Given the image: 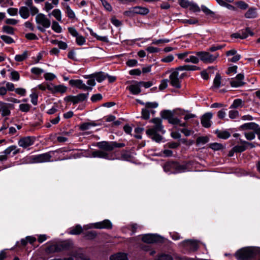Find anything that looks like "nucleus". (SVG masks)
Returning a JSON list of instances; mask_svg holds the SVG:
<instances>
[{"label": "nucleus", "instance_id": "1", "mask_svg": "<svg viewBox=\"0 0 260 260\" xmlns=\"http://www.w3.org/2000/svg\"><path fill=\"white\" fill-rule=\"evenodd\" d=\"M124 146L123 143H118L116 142L101 141L96 143V146L100 149L92 152L93 157H99L110 159V155L108 151H111L116 148H121Z\"/></svg>", "mask_w": 260, "mask_h": 260}, {"label": "nucleus", "instance_id": "2", "mask_svg": "<svg viewBox=\"0 0 260 260\" xmlns=\"http://www.w3.org/2000/svg\"><path fill=\"white\" fill-rule=\"evenodd\" d=\"M150 122L154 124V126L146 131V134L152 140L159 142L162 140V137L158 133L163 134L165 133L162 124V120L159 118H154L152 119Z\"/></svg>", "mask_w": 260, "mask_h": 260}, {"label": "nucleus", "instance_id": "3", "mask_svg": "<svg viewBox=\"0 0 260 260\" xmlns=\"http://www.w3.org/2000/svg\"><path fill=\"white\" fill-rule=\"evenodd\" d=\"M259 253V250L255 247H245L238 250L235 257L238 260H250L255 257Z\"/></svg>", "mask_w": 260, "mask_h": 260}, {"label": "nucleus", "instance_id": "4", "mask_svg": "<svg viewBox=\"0 0 260 260\" xmlns=\"http://www.w3.org/2000/svg\"><path fill=\"white\" fill-rule=\"evenodd\" d=\"M35 20L38 25L37 28L41 32H44L45 28H49L51 25L50 20L44 14H38Z\"/></svg>", "mask_w": 260, "mask_h": 260}, {"label": "nucleus", "instance_id": "5", "mask_svg": "<svg viewBox=\"0 0 260 260\" xmlns=\"http://www.w3.org/2000/svg\"><path fill=\"white\" fill-rule=\"evenodd\" d=\"M199 59L204 63H212L215 61L218 56L217 53L211 54L206 51H200L193 52Z\"/></svg>", "mask_w": 260, "mask_h": 260}, {"label": "nucleus", "instance_id": "6", "mask_svg": "<svg viewBox=\"0 0 260 260\" xmlns=\"http://www.w3.org/2000/svg\"><path fill=\"white\" fill-rule=\"evenodd\" d=\"M179 71H180L177 70V68L172 72L169 76L171 85L176 88H180L181 87L180 79H182L184 75H185L184 73H183L179 76Z\"/></svg>", "mask_w": 260, "mask_h": 260}, {"label": "nucleus", "instance_id": "7", "mask_svg": "<svg viewBox=\"0 0 260 260\" xmlns=\"http://www.w3.org/2000/svg\"><path fill=\"white\" fill-rule=\"evenodd\" d=\"M161 116L163 119H167L169 123L173 125L179 122V119L174 116L173 112L169 110H164L161 112Z\"/></svg>", "mask_w": 260, "mask_h": 260}, {"label": "nucleus", "instance_id": "8", "mask_svg": "<svg viewBox=\"0 0 260 260\" xmlns=\"http://www.w3.org/2000/svg\"><path fill=\"white\" fill-rule=\"evenodd\" d=\"M88 95V93H80L76 96L69 95L64 98V100L67 102H72L73 104H76L85 101L87 99Z\"/></svg>", "mask_w": 260, "mask_h": 260}, {"label": "nucleus", "instance_id": "9", "mask_svg": "<svg viewBox=\"0 0 260 260\" xmlns=\"http://www.w3.org/2000/svg\"><path fill=\"white\" fill-rule=\"evenodd\" d=\"M142 240L143 242L147 243H153L162 241V238L157 235L146 234L143 236Z\"/></svg>", "mask_w": 260, "mask_h": 260}, {"label": "nucleus", "instance_id": "10", "mask_svg": "<svg viewBox=\"0 0 260 260\" xmlns=\"http://www.w3.org/2000/svg\"><path fill=\"white\" fill-rule=\"evenodd\" d=\"M183 246L191 251H196L199 248V242L194 240H187L182 242Z\"/></svg>", "mask_w": 260, "mask_h": 260}, {"label": "nucleus", "instance_id": "11", "mask_svg": "<svg viewBox=\"0 0 260 260\" xmlns=\"http://www.w3.org/2000/svg\"><path fill=\"white\" fill-rule=\"evenodd\" d=\"M13 105L0 101V114L2 117L8 116L11 114V108Z\"/></svg>", "mask_w": 260, "mask_h": 260}, {"label": "nucleus", "instance_id": "12", "mask_svg": "<svg viewBox=\"0 0 260 260\" xmlns=\"http://www.w3.org/2000/svg\"><path fill=\"white\" fill-rule=\"evenodd\" d=\"M51 156L48 153H45L34 156L32 160L36 163H42L50 161Z\"/></svg>", "mask_w": 260, "mask_h": 260}, {"label": "nucleus", "instance_id": "13", "mask_svg": "<svg viewBox=\"0 0 260 260\" xmlns=\"http://www.w3.org/2000/svg\"><path fill=\"white\" fill-rule=\"evenodd\" d=\"M35 141V139L31 137H26L21 138L18 142L20 147L26 148L32 145Z\"/></svg>", "mask_w": 260, "mask_h": 260}, {"label": "nucleus", "instance_id": "14", "mask_svg": "<svg viewBox=\"0 0 260 260\" xmlns=\"http://www.w3.org/2000/svg\"><path fill=\"white\" fill-rule=\"evenodd\" d=\"M244 76L243 74H238L234 80L230 82L231 86L233 87H238L243 86L245 83L243 81Z\"/></svg>", "mask_w": 260, "mask_h": 260}, {"label": "nucleus", "instance_id": "15", "mask_svg": "<svg viewBox=\"0 0 260 260\" xmlns=\"http://www.w3.org/2000/svg\"><path fill=\"white\" fill-rule=\"evenodd\" d=\"M212 113L208 112L204 114L201 118V124L206 128H208L211 125V119L212 117Z\"/></svg>", "mask_w": 260, "mask_h": 260}, {"label": "nucleus", "instance_id": "16", "mask_svg": "<svg viewBox=\"0 0 260 260\" xmlns=\"http://www.w3.org/2000/svg\"><path fill=\"white\" fill-rule=\"evenodd\" d=\"M93 228L99 229H111L112 228V224L110 220L106 219L101 222L94 223Z\"/></svg>", "mask_w": 260, "mask_h": 260}, {"label": "nucleus", "instance_id": "17", "mask_svg": "<svg viewBox=\"0 0 260 260\" xmlns=\"http://www.w3.org/2000/svg\"><path fill=\"white\" fill-rule=\"evenodd\" d=\"M69 83L72 86H76V87L83 89L84 90H91V88L87 86L81 80H71Z\"/></svg>", "mask_w": 260, "mask_h": 260}, {"label": "nucleus", "instance_id": "18", "mask_svg": "<svg viewBox=\"0 0 260 260\" xmlns=\"http://www.w3.org/2000/svg\"><path fill=\"white\" fill-rule=\"evenodd\" d=\"M63 246L62 244H54L51 245L45 249V252L47 253H52L54 252H59L62 250Z\"/></svg>", "mask_w": 260, "mask_h": 260}, {"label": "nucleus", "instance_id": "19", "mask_svg": "<svg viewBox=\"0 0 260 260\" xmlns=\"http://www.w3.org/2000/svg\"><path fill=\"white\" fill-rule=\"evenodd\" d=\"M259 127L258 125L254 122L246 123L240 126V128L242 130H253L255 132Z\"/></svg>", "mask_w": 260, "mask_h": 260}, {"label": "nucleus", "instance_id": "20", "mask_svg": "<svg viewBox=\"0 0 260 260\" xmlns=\"http://www.w3.org/2000/svg\"><path fill=\"white\" fill-rule=\"evenodd\" d=\"M19 13L23 19H26L29 17L30 15L29 8L26 6L21 7L19 10Z\"/></svg>", "mask_w": 260, "mask_h": 260}, {"label": "nucleus", "instance_id": "21", "mask_svg": "<svg viewBox=\"0 0 260 260\" xmlns=\"http://www.w3.org/2000/svg\"><path fill=\"white\" fill-rule=\"evenodd\" d=\"M201 68L196 66L192 65H184L182 66H179L177 68V70H179L180 71H196V70H200Z\"/></svg>", "mask_w": 260, "mask_h": 260}, {"label": "nucleus", "instance_id": "22", "mask_svg": "<svg viewBox=\"0 0 260 260\" xmlns=\"http://www.w3.org/2000/svg\"><path fill=\"white\" fill-rule=\"evenodd\" d=\"M91 76L95 78L98 82H101L107 78L108 74L103 72H99L93 74Z\"/></svg>", "mask_w": 260, "mask_h": 260}, {"label": "nucleus", "instance_id": "23", "mask_svg": "<svg viewBox=\"0 0 260 260\" xmlns=\"http://www.w3.org/2000/svg\"><path fill=\"white\" fill-rule=\"evenodd\" d=\"M134 10L135 11L136 14H140L142 15H146L149 12V9L147 8L140 6L134 7Z\"/></svg>", "mask_w": 260, "mask_h": 260}, {"label": "nucleus", "instance_id": "24", "mask_svg": "<svg viewBox=\"0 0 260 260\" xmlns=\"http://www.w3.org/2000/svg\"><path fill=\"white\" fill-rule=\"evenodd\" d=\"M110 259V260H128L127 255L124 253H117L112 255Z\"/></svg>", "mask_w": 260, "mask_h": 260}, {"label": "nucleus", "instance_id": "25", "mask_svg": "<svg viewBox=\"0 0 260 260\" xmlns=\"http://www.w3.org/2000/svg\"><path fill=\"white\" fill-rule=\"evenodd\" d=\"M175 167H176V162L169 161L165 164L164 168L166 172H171L174 173V169Z\"/></svg>", "mask_w": 260, "mask_h": 260}, {"label": "nucleus", "instance_id": "26", "mask_svg": "<svg viewBox=\"0 0 260 260\" xmlns=\"http://www.w3.org/2000/svg\"><path fill=\"white\" fill-rule=\"evenodd\" d=\"M140 86V85L138 83L137 84L130 85L128 86V89L133 94H138L141 91Z\"/></svg>", "mask_w": 260, "mask_h": 260}, {"label": "nucleus", "instance_id": "27", "mask_svg": "<svg viewBox=\"0 0 260 260\" xmlns=\"http://www.w3.org/2000/svg\"><path fill=\"white\" fill-rule=\"evenodd\" d=\"M247 18H254L257 16L256 10L255 8H250L245 14Z\"/></svg>", "mask_w": 260, "mask_h": 260}, {"label": "nucleus", "instance_id": "28", "mask_svg": "<svg viewBox=\"0 0 260 260\" xmlns=\"http://www.w3.org/2000/svg\"><path fill=\"white\" fill-rule=\"evenodd\" d=\"M83 231V229L79 224L76 225L75 227H73L70 229L69 234L71 235H79Z\"/></svg>", "mask_w": 260, "mask_h": 260}, {"label": "nucleus", "instance_id": "29", "mask_svg": "<svg viewBox=\"0 0 260 260\" xmlns=\"http://www.w3.org/2000/svg\"><path fill=\"white\" fill-rule=\"evenodd\" d=\"M240 31L242 35L241 39H246L248 36H252L254 35V33L249 27H247L245 29L241 30Z\"/></svg>", "mask_w": 260, "mask_h": 260}, {"label": "nucleus", "instance_id": "30", "mask_svg": "<svg viewBox=\"0 0 260 260\" xmlns=\"http://www.w3.org/2000/svg\"><path fill=\"white\" fill-rule=\"evenodd\" d=\"M200 59L198 56L190 55L188 57L185 59V62H191L192 63L197 64L199 62Z\"/></svg>", "mask_w": 260, "mask_h": 260}, {"label": "nucleus", "instance_id": "31", "mask_svg": "<svg viewBox=\"0 0 260 260\" xmlns=\"http://www.w3.org/2000/svg\"><path fill=\"white\" fill-rule=\"evenodd\" d=\"M244 105V102L239 99H236L234 101L233 104L230 106V108H238L242 107Z\"/></svg>", "mask_w": 260, "mask_h": 260}, {"label": "nucleus", "instance_id": "32", "mask_svg": "<svg viewBox=\"0 0 260 260\" xmlns=\"http://www.w3.org/2000/svg\"><path fill=\"white\" fill-rule=\"evenodd\" d=\"M53 15L58 21H61V13L59 9H54L51 13L49 14V16Z\"/></svg>", "mask_w": 260, "mask_h": 260}, {"label": "nucleus", "instance_id": "33", "mask_svg": "<svg viewBox=\"0 0 260 260\" xmlns=\"http://www.w3.org/2000/svg\"><path fill=\"white\" fill-rule=\"evenodd\" d=\"M28 56V52L27 51H25L22 54H18L16 55L15 57V59L17 61H22L25 59Z\"/></svg>", "mask_w": 260, "mask_h": 260}, {"label": "nucleus", "instance_id": "34", "mask_svg": "<svg viewBox=\"0 0 260 260\" xmlns=\"http://www.w3.org/2000/svg\"><path fill=\"white\" fill-rule=\"evenodd\" d=\"M186 169L185 166L180 165L176 162V167L174 168V173H181L184 172Z\"/></svg>", "mask_w": 260, "mask_h": 260}, {"label": "nucleus", "instance_id": "35", "mask_svg": "<svg viewBox=\"0 0 260 260\" xmlns=\"http://www.w3.org/2000/svg\"><path fill=\"white\" fill-rule=\"evenodd\" d=\"M216 134H217V136L222 139H226L229 138L231 136L230 133L228 131H217Z\"/></svg>", "mask_w": 260, "mask_h": 260}, {"label": "nucleus", "instance_id": "36", "mask_svg": "<svg viewBox=\"0 0 260 260\" xmlns=\"http://www.w3.org/2000/svg\"><path fill=\"white\" fill-rule=\"evenodd\" d=\"M89 30H90V35L96 38L98 40H99L100 41H103V42H108V38L107 37L99 36L96 33L94 32L91 29H90Z\"/></svg>", "mask_w": 260, "mask_h": 260}, {"label": "nucleus", "instance_id": "37", "mask_svg": "<svg viewBox=\"0 0 260 260\" xmlns=\"http://www.w3.org/2000/svg\"><path fill=\"white\" fill-rule=\"evenodd\" d=\"M65 8L66 9V13L68 17L70 19H73L75 17V14L74 11L71 9L70 7L66 4L65 5Z\"/></svg>", "mask_w": 260, "mask_h": 260}, {"label": "nucleus", "instance_id": "38", "mask_svg": "<svg viewBox=\"0 0 260 260\" xmlns=\"http://www.w3.org/2000/svg\"><path fill=\"white\" fill-rule=\"evenodd\" d=\"M67 91V87L63 85H59L55 86V89L53 93L57 92L64 93Z\"/></svg>", "mask_w": 260, "mask_h": 260}, {"label": "nucleus", "instance_id": "39", "mask_svg": "<svg viewBox=\"0 0 260 260\" xmlns=\"http://www.w3.org/2000/svg\"><path fill=\"white\" fill-rule=\"evenodd\" d=\"M51 27L52 29L57 33H60L61 32L62 28L58 23L56 21H53L52 22Z\"/></svg>", "mask_w": 260, "mask_h": 260}, {"label": "nucleus", "instance_id": "40", "mask_svg": "<svg viewBox=\"0 0 260 260\" xmlns=\"http://www.w3.org/2000/svg\"><path fill=\"white\" fill-rule=\"evenodd\" d=\"M188 8L193 12H199L201 11L200 7L193 2H190Z\"/></svg>", "mask_w": 260, "mask_h": 260}, {"label": "nucleus", "instance_id": "41", "mask_svg": "<svg viewBox=\"0 0 260 260\" xmlns=\"http://www.w3.org/2000/svg\"><path fill=\"white\" fill-rule=\"evenodd\" d=\"M246 149L245 144L242 145H237L233 147V150L235 152H242Z\"/></svg>", "mask_w": 260, "mask_h": 260}, {"label": "nucleus", "instance_id": "42", "mask_svg": "<svg viewBox=\"0 0 260 260\" xmlns=\"http://www.w3.org/2000/svg\"><path fill=\"white\" fill-rule=\"evenodd\" d=\"M97 235L96 232L94 231H89L85 234V237L88 240L94 239Z\"/></svg>", "mask_w": 260, "mask_h": 260}, {"label": "nucleus", "instance_id": "43", "mask_svg": "<svg viewBox=\"0 0 260 260\" xmlns=\"http://www.w3.org/2000/svg\"><path fill=\"white\" fill-rule=\"evenodd\" d=\"M31 106L27 104H22L19 105V109L23 112H27L30 110Z\"/></svg>", "mask_w": 260, "mask_h": 260}, {"label": "nucleus", "instance_id": "44", "mask_svg": "<svg viewBox=\"0 0 260 260\" xmlns=\"http://www.w3.org/2000/svg\"><path fill=\"white\" fill-rule=\"evenodd\" d=\"M1 39L7 44H11L14 43V40L11 37L8 36L2 35L1 36Z\"/></svg>", "mask_w": 260, "mask_h": 260}, {"label": "nucleus", "instance_id": "45", "mask_svg": "<svg viewBox=\"0 0 260 260\" xmlns=\"http://www.w3.org/2000/svg\"><path fill=\"white\" fill-rule=\"evenodd\" d=\"M221 76L219 74H216L214 79V86L216 88H218L220 85Z\"/></svg>", "mask_w": 260, "mask_h": 260}, {"label": "nucleus", "instance_id": "46", "mask_svg": "<svg viewBox=\"0 0 260 260\" xmlns=\"http://www.w3.org/2000/svg\"><path fill=\"white\" fill-rule=\"evenodd\" d=\"M156 260H173V259L169 254H162L158 256Z\"/></svg>", "mask_w": 260, "mask_h": 260}, {"label": "nucleus", "instance_id": "47", "mask_svg": "<svg viewBox=\"0 0 260 260\" xmlns=\"http://www.w3.org/2000/svg\"><path fill=\"white\" fill-rule=\"evenodd\" d=\"M201 9L203 12H204L206 15H210L213 16L214 15V13L208 9L207 7L205 6H201Z\"/></svg>", "mask_w": 260, "mask_h": 260}, {"label": "nucleus", "instance_id": "48", "mask_svg": "<svg viewBox=\"0 0 260 260\" xmlns=\"http://www.w3.org/2000/svg\"><path fill=\"white\" fill-rule=\"evenodd\" d=\"M239 112L237 110H230L229 112V116L231 119H235L239 116Z\"/></svg>", "mask_w": 260, "mask_h": 260}, {"label": "nucleus", "instance_id": "49", "mask_svg": "<svg viewBox=\"0 0 260 260\" xmlns=\"http://www.w3.org/2000/svg\"><path fill=\"white\" fill-rule=\"evenodd\" d=\"M3 31L7 34L13 35L14 34V28L8 25H5L3 27Z\"/></svg>", "mask_w": 260, "mask_h": 260}, {"label": "nucleus", "instance_id": "50", "mask_svg": "<svg viewBox=\"0 0 260 260\" xmlns=\"http://www.w3.org/2000/svg\"><path fill=\"white\" fill-rule=\"evenodd\" d=\"M76 41L77 44L80 46L83 45L85 42L84 37L79 35L76 37Z\"/></svg>", "mask_w": 260, "mask_h": 260}, {"label": "nucleus", "instance_id": "51", "mask_svg": "<svg viewBox=\"0 0 260 260\" xmlns=\"http://www.w3.org/2000/svg\"><path fill=\"white\" fill-rule=\"evenodd\" d=\"M178 3L180 6L184 8H187L189 6V4L191 2L188 1V0H178Z\"/></svg>", "mask_w": 260, "mask_h": 260}, {"label": "nucleus", "instance_id": "52", "mask_svg": "<svg viewBox=\"0 0 260 260\" xmlns=\"http://www.w3.org/2000/svg\"><path fill=\"white\" fill-rule=\"evenodd\" d=\"M94 125L95 124L92 123H84L80 125V128L82 131H85L89 129L90 126Z\"/></svg>", "mask_w": 260, "mask_h": 260}, {"label": "nucleus", "instance_id": "53", "mask_svg": "<svg viewBox=\"0 0 260 260\" xmlns=\"http://www.w3.org/2000/svg\"><path fill=\"white\" fill-rule=\"evenodd\" d=\"M123 14L126 16L132 17L136 14V13L135 11L134 10V7H132L128 10L125 11Z\"/></svg>", "mask_w": 260, "mask_h": 260}, {"label": "nucleus", "instance_id": "54", "mask_svg": "<svg viewBox=\"0 0 260 260\" xmlns=\"http://www.w3.org/2000/svg\"><path fill=\"white\" fill-rule=\"evenodd\" d=\"M73 256L75 260H90L82 253H79Z\"/></svg>", "mask_w": 260, "mask_h": 260}, {"label": "nucleus", "instance_id": "55", "mask_svg": "<svg viewBox=\"0 0 260 260\" xmlns=\"http://www.w3.org/2000/svg\"><path fill=\"white\" fill-rule=\"evenodd\" d=\"M20 76L18 72L13 71L11 73V79L13 80L18 81L19 80Z\"/></svg>", "mask_w": 260, "mask_h": 260}, {"label": "nucleus", "instance_id": "56", "mask_svg": "<svg viewBox=\"0 0 260 260\" xmlns=\"http://www.w3.org/2000/svg\"><path fill=\"white\" fill-rule=\"evenodd\" d=\"M150 117V112L146 109H143L142 110V117L144 119H148Z\"/></svg>", "mask_w": 260, "mask_h": 260}, {"label": "nucleus", "instance_id": "57", "mask_svg": "<svg viewBox=\"0 0 260 260\" xmlns=\"http://www.w3.org/2000/svg\"><path fill=\"white\" fill-rule=\"evenodd\" d=\"M145 106L147 108H156L158 104L156 102H147L145 103Z\"/></svg>", "mask_w": 260, "mask_h": 260}, {"label": "nucleus", "instance_id": "58", "mask_svg": "<svg viewBox=\"0 0 260 260\" xmlns=\"http://www.w3.org/2000/svg\"><path fill=\"white\" fill-rule=\"evenodd\" d=\"M208 138L206 137H200L197 139V143L198 144H204L208 142Z\"/></svg>", "mask_w": 260, "mask_h": 260}, {"label": "nucleus", "instance_id": "59", "mask_svg": "<svg viewBox=\"0 0 260 260\" xmlns=\"http://www.w3.org/2000/svg\"><path fill=\"white\" fill-rule=\"evenodd\" d=\"M210 147L213 150H218L221 149L222 148V146L220 144L214 143L210 144Z\"/></svg>", "mask_w": 260, "mask_h": 260}, {"label": "nucleus", "instance_id": "60", "mask_svg": "<svg viewBox=\"0 0 260 260\" xmlns=\"http://www.w3.org/2000/svg\"><path fill=\"white\" fill-rule=\"evenodd\" d=\"M44 77L46 80L49 81L53 80L56 77L55 75L51 73H45L44 75Z\"/></svg>", "mask_w": 260, "mask_h": 260}, {"label": "nucleus", "instance_id": "61", "mask_svg": "<svg viewBox=\"0 0 260 260\" xmlns=\"http://www.w3.org/2000/svg\"><path fill=\"white\" fill-rule=\"evenodd\" d=\"M28 8H29L30 13L31 15L34 16L36 14H39L38 13H39L38 9L36 7L34 6V5L28 7Z\"/></svg>", "mask_w": 260, "mask_h": 260}, {"label": "nucleus", "instance_id": "62", "mask_svg": "<svg viewBox=\"0 0 260 260\" xmlns=\"http://www.w3.org/2000/svg\"><path fill=\"white\" fill-rule=\"evenodd\" d=\"M30 97L31 98V102L32 104L34 105H36L38 102V95L35 93H33L30 95Z\"/></svg>", "mask_w": 260, "mask_h": 260}, {"label": "nucleus", "instance_id": "63", "mask_svg": "<svg viewBox=\"0 0 260 260\" xmlns=\"http://www.w3.org/2000/svg\"><path fill=\"white\" fill-rule=\"evenodd\" d=\"M7 12L11 16H16L18 13V9L14 8H10L7 10Z\"/></svg>", "mask_w": 260, "mask_h": 260}, {"label": "nucleus", "instance_id": "64", "mask_svg": "<svg viewBox=\"0 0 260 260\" xmlns=\"http://www.w3.org/2000/svg\"><path fill=\"white\" fill-rule=\"evenodd\" d=\"M168 86V80H163L161 81L159 86V89L160 90H162L167 88Z\"/></svg>", "mask_w": 260, "mask_h": 260}]
</instances>
